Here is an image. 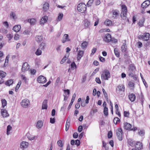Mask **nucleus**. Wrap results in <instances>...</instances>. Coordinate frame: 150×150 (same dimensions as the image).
Wrapping results in <instances>:
<instances>
[{"mask_svg":"<svg viewBox=\"0 0 150 150\" xmlns=\"http://www.w3.org/2000/svg\"><path fill=\"white\" fill-rule=\"evenodd\" d=\"M21 77L22 80L24 81L25 83H27V78L25 76L23 75H21Z\"/></svg>","mask_w":150,"mask_h":150,"instance_id":"55","label":"nucleus"},{"mask_svg":"<svg viewBox=\"0 0 150 150\" xmlns=\"http://www.w3.org/2000/svg\"><path fill=\"white\" fill-rule=\"evenodd\" d=\"M121 8V12H127V6L125 4L120 5Z\"/></svg>","mask_w":150,"mask_h":150,"instance_id":"23","label":"nucleus"},{"mask_svg":"<svg viewBox=\"0 0 150 150\" xmlns=\"http://www.w3.org/2000/svg\"><path fill=\"white\" fill-rule=\"evenodd\" d=\"M127 47L125 45H122L121 47V50L122 52H125L127 51Z\"/></svg>","mask_w":150,"mask_h":150,"instance_id":"50","label":"nucleus"},{"mask_svg":"<svg viewBox=\"0 0 150 150\" xmlns=\"http://www.w3.org/2000/svg\"><path fill=\"white\" fill-rule=\"evenodd\" d=\"M128 85L131 89H134V83L133 81H129L128 82Z\"/></svg>","mask_w":150,"mask_h":150,"instance_id":"26","label":"nucleus"},{"mask_svg":"<svg viewBox=\"0 0 150 150\" xmlns=\"http://www.w3.org/2000/svg\"><path fill=\"white\" fill-rule=\"evenodd\" d=\"M150 37V34L147 33H144L143 35H140L138 36V38L140 40H143L144 41H148Z\"/></svg>","mask_w":150,"mask_h":150,"instance_id":"2","label":"nucleus"},{"mask_svg":"<svg viewBox=\"0 0 150 150\" xmlns=\"http://www.w3.org/2000/svg\"><path fill=\"white\" fill-rule=\"evenodd\" d=\"M12 127L10 125H8L7 127L6 134L8 135L9 134V132L11 129Z\"/></svg>","mask_w":150,"mask_h":150,"instance_id":"46","label":"nucleus"},{"mask_svg":"<svg viewBox=\"0 0 150 150\" xmlns=\"http://www.w3.org/2000/svg\"><path fill=\"white\" fill-rule=\"evenodd\" d=\"M150 5V0H146L142 4H141V7L143 9H145L147 8Z\"/></svg>","mask_w":150,"mask_h":150,"instance_id":"8","label":"nucleus"},{"mask_svg":"<svg viewBox=\"0 0 150 150\" xmlns=\"http://www.w3.org/2000/svg\"><path fill=\"white\" fill-rule=\"evenodd\" d=\"M21 28V26L20 25H17L14 26L13 28V30L15 32L17 33L18 32Z\"/></svg>","mask_w":150,"mask_h":150,"instance_id":"19","label":"nucleus"},{"mask_svg":"<svg viewBox=\"0 0 150 150\" xmlns=\"http://www.w3.org/2000/svg\"><path fill=\"white\" fill-rule=\"evenodd\" d=\"M70 120H68V119H67L65 125V130L66 131H67L69 129L70 125Z\"/></svg>","mask_w":150,"mask_h":150,"instance_id":"30","label":"nucleus"},{"mask_svg":"<svg viewBox=\"0 0 150 150\" xmlns=\"http://www.w3.org/2000/svg\"><path fill=\"white\" fill-rule=\"evenodd\" d=\"M86 6L84 3H80L77 6V10L78 11L81 13H84L86 10Z\"/></svg>","mask_w":150,"mask_h":150,"instance_id":"3","label":"nucleus"},{"mask_svg":"<svg viewBox=\"0 0 150 150\" xmlns=\"http://www.w3.org/2000/svg\"><path fill=\"white\" fill-rule=\"evenodd\" d=\"M102 80H108L110 78V73L108 70H104L101 75Z\"/></svg>","mask_w":150,"mask_h":150,"instance_id":"1","label":"nucleus"},{"mask_svg":"<svg viewBox=\"0 0 150 150\" xmlns=\"http://www.w3.org/2000/svg\"><path fill=\"white\" fill-rule=\"evenodd\" d=\"M145 132L143 130H140L138 132V134L140 136H142L144 134Z\"/></svg>","mask_w":150,"mask_h":150,"instance_id":"56","label":"nucleus"},{"mask_svg":"<svg viewBox=\"0 0 150 150\" xmlns=\"http://www.w3.org/2000/svg\"><path fill=\"white\" fill-rule=\"evenodd\" d=\"M127 12H121L120 16L122 19L123 20H126L127 19Z\"/></svg>","mask_w":150,"mask_h":150,"instance_id":"21","label":"nucleus"},{"mask_svg":"<svg viewBox=\"0 0 150 150\" xmlns=\"http://www.w3.org/2000/svg\"><path fill=\"white\" fill-rule=\"evenodd\" d=\"M13 82V80L12 79H10L7 81L5 83V84L8 86H10L12 84Z\"/></svg>","mask_w":150,"mask_h":150,"instance_id":"34","label":"nucleus"},{"mask_svg":"<svg viewBox=\"0 0 150 150\" xmlns=\"http://www.w3.org/2000/svg\"><path fill=\"white\" fill-rule=\"evenodd\" d=\"M49 4L47 2H45L43 4V9L45 11H47L49 8Z\"/></svg>","mask_w":150,"mask_h":150,"instance_id":"28","label":"nucleus"},{"mask_svg":"<svg viewBox=\"0 0 150 150\" xmlns=\"http://www.w3.org/2000/svg\"><path fill=\"white\" fill-rule=\"evenodd\" d=\"M21 81H19L17 85H16V90L17 89H18L20 87L21 84Z\"/></svg>","mask_w":150,"mask_h":150,"instance_id":"52","label":"nucleus"},{"mask_svg":"<svg viewBox=\"0 0 150 150\" xmlns=\"http://www.w3.org/2000/svg\"><path fill=\"white\" fill-rule=\"evenodd\" d=\"M1 113L2 116L4 117H7L9 116V114L7 110L4 109H1Z\"/></svg>","mask_w":150,"mask_h":150,"instance_id":"14","label":"nucleus"},{"mask_svg":"<svg viewBox=\"0 0 150 150\" xmlns=\"http://www.w3.org/2000/svg\"><path fill=\"white\" fill-rule=\"evenodd\" d=\"M96 81L97 83L98 84H100L101 83V81L100 78L98 77H96Z\"/></svg>","mask_w":150,"mask_h":150,"instance_id":"60","label":"nucleus"},{"mask_svg":"<svg viewBox=\"0 0 150 150\" xmlns=\"http://www.w3.org/2000/svg\"><path fill=\"white\" fill-rule=\"evenodd\" d=\"M48 17L47 16H45L42 17L40 21L41 24H44L47 21Z\"/></svg>","mask_w":150,"mask_h":150,"instance_id":"15","label":"nucleus"},{"mask_svg":"<svg viewBox=\"0 0 150 150\" xmlns=\"http://www.w3.org/2000/svg\"><path fill=\"white\" fill-rule=\"evenodd\" d=\"M108 137L109 138H111L112 137V133L111 131H109L108 132Z\"/></svg>","mask_w":150,"mask_h":150,"instance_id":"61","label":"nucleus"},{"mask_svg":"<svg viewBox=\"0 0 150 150\" xmlns=\"http://www.w3.org/2000/svg\"><path fill=\"white\" fill-rule=\"evenodd\" d=\"M137 44L138 45V47L139 48H141L142 46V43L140 42H138Z\"/></svg>","mask_w":150,"mask_h":150,"instance_id":"64","label":"nucleus"},{"mask_svg":"<svg viewBox=\"0 0 150 150\" xmlns=\"http://www.w3.org/2000/svg\"><path fill=\"white\" fill-rule=\"evenodd\" d=\"M132 127V125L128 122H125L123 124V127L125 129L129 130H130Z\"/></svg>","mask_w":150,"mask_h":150,"instance_id":"10","label":"nucleus"},{"mask_svg":"<svg viewBox=\"0 0 150 150\" xmlns=\"http://www.w3.org/2000/svg\"><path fill=\"white\" fill-rule=\"evenodd\" d=\"M120 119L117 117H115L114 119L113 122L115 125L117 124L118 122H120Z\"/></svg>","mask_w":150,"mask_h":150,"instance_id":"41","label":"nucleus"},{"mask_svg":"<svg viewBox=\"0 0 150 150\" xmlns=\"http://www.w3.org/2000/svg\"><path fill=\"white\" fill-rule=\"evenodd\" d=\"M143 146L142 144L140 142H137L135 145V148L138 150H139L142 149Z\"/></svg>","mask_w":150,"mask_h":150,"instance_id":"20","label":"nucleus"},{"mask_svg":"<svg viewBox=\"0 0 150 150\" xmlns=\"http://www.w3.org/2000/svg\"><path fill=\"white\" fill-rule=\"evenodd\" d=\"M46 46V44L45 43L42 42L40 46V48L41 49L43 50L45 48V47Z\"/></svg>","mask_w":150,"mask_h":150,"instance_id":"51","label":"nucleus"},{"mask_svg":"<svg viewBox=\"0 0 150 150\" xmlns=\"http://www.w3.org/2000/svg\"><path fill=\"white\" fill-rule=\"evenodd\" d=\"M37 81L39 83H44L46 82L47 80L45 76L42 75H40L37 78Z\"/></svg>","mask_w":150,"mask_h":150,"instance_id":"5","label":"nucleus"},{"mask_svg":"<svg viewBox=\"0 0 150 150\" xmlns=\"http://www.w3.org/2000/svg\"><path fill=\"white\" fill-rule=\"evenodd\" d=\"M71 67L72 70H74V69L76 68V65L75 63L73 62L71 64Z\"/></svg>","mask_w":150,"mask_h":150,"instance_id":"42","label":"nucleus"},{"mask_svg":"<svg viewBox=\"0 0 150 150\" xmlns=\"http://www.w3.org/2000/svg\"><path fill=\"white\" fill-rule=\"evenodd\" d=\"M99 59L100 61L102 62H104L105 60V58L101 56L99 57Z\"/></svg>","mask_w":150,"mask_h":150,"instance_id":"63","label":"nucleus"},{"mask_svg":"<svg viewBox=\"0 0 150 150\" xmlns=\"http://www.w3.org/2000/svg\"><path fill=\"white\" fill-rule=\"evenodd\" d=\"M63 16V14L62 13H59L58 14L57 21H60L62 18Z\"/></svg>","mask_w":150,"mask_h":150,"instance_id":"45","label":"nucleus"},{"mask_svg":"<svg viewBox=\"0 0 150 150\" xmlns=\"http://www.w3.org/2000/svg\"><path fill=\"white\" fill-rule=\"evenodd\" d=\"M70 41V39L69 38V35L67 34H65L62 40V43H64L66 42Z\"/></svg>","mask_w":150,"mask_h":150,"instance_id":"12","label":"nucleus"},{"mask_svg":"<svg viewBox=\"0 0 150 150\" xmlns=\"http://www.w3.org/2000/svg\"><path fill=\"white\" fill-rule=\"evenodd\" d=\"M28 21L30 23L31 25H34L35 23L36 20L35 18H32L28 19Z\"/></svg>","mask_w":150,"mask_h":150,"instance_id":"32","label":"nucleus"},{"mask_svg":"<svg viewBox=\"0 0 150 150\" xmlns=\"http://www.w3.org/2000/svg\"><path fill=\"white\" fill-rule=\"evenodd\" d=\"M1 102L2 103V107L4 108V107L6 105H7V101L5 99H2L1 100Z\"/></svg>","mask_w":150,"mask_h":150,"instance_id":"38","label":"nucleus"},{"mask_svg":"<svg viewBox=\"0 0 150 150\" xmlns=\"http://www.w3.org/2000/svg\"><path fill=\"white\" fill-rule=\"evenodd\" d=\"M84 52L83 51L79 50L78 51L77 55V59L78 61H79L83 56Z\"/></svg>","mask_w":150,"mask_h":150,"instance_id":"11","label":"nucleus"},{"mask_svg":"<svg viewBox=\"0 0 150 150\" xmlns=\"http://www.w3.org/2000/svg\"><path fill=\"white\" fill-rule=\"evenodd\" d=\"M114 52L115 55L117 57H120V53L117 49H115L114 50Z\"/></svg>","mask_w":150,"mask_h":150,"instance_id":"40","label":"nucleus"},{"mask_svg":"<svg viewBox=\"0 0 150 150\" xmlns=\"http://www.w3.org/2000/svg\"><path fill=\"white\" fill-rule=\"evenodd\" d=\"M76 94L75 93L74 94V95H73V96H72L71 100V102L70 103V104H69V106L68 108V110H69L70 109V108H71V106L72 105L73 103L74 100L75 98L76 97Z\"/></svg>","mask_w":150,"mask_h":150,"instance_id":"18","label":"nucleus"},{"mask_svg":"<svg viewBox=\"0 0 150 150\" xmlns=\"http://www.w3.org/2000/svg\"><path fill=\"white\" fill-rule=\"evenodd\" d=\"M110 109L111 110V113L112 115L113 114V104L112 102L110 101Z\"/></svg>","mask_w":150,"mask_h":150,"instance_id":"53","label":"nucleus"},{"mask_svg":"<svg viewBox=\"0 0 150 150\" xmlns=\"http://www.w3.org/2000/svg\"><path fill=\"white\" fill-rule=\"evenodd\" d=\"M42 123L41 121H38L36 124V126L38 128H40L42 126Z\"/></svg>","mask_w":150,"mask_h":150,"instance_id":"37","label":"nucleus"},{"mask_svg":"<svg viewBox=\"0 0 150 150\" xmlns=\"http://www.w3.org/2000/svg\"><path fill=\"white\" fill-rule=\"evenodd\" d=\"M88 45V42L86 41L83 42L81 44V47L82 49L86 48Z\"/></svg>","mask_w":150,"mask_h":150,"instance_id":"27","label":"nucleus"},{"mask_svg":"<svg viewBox=\"0 0 150 150\" xmlns=\"http://www.w3.org/2000/svg\"><path fill=\"white\" fill-rule=\"evenodd\" d=\"M21 105L25 108H27L30 104L29 100L27 99L23 100L21 103Z\"/></svg>","mask_w":150,"mask_h":150,"instance_id":"6","label":"nucleus"},{"mask_svg":"<svg viewBox=\"0 0 150 150\" xmlns=\"http://www.w3.org/2000/svg\"><path fill=\"white\" fill-rule=\"evenodd\" d=\"M123 132L121 128H119L116 132L117 137L119 140L122 141V134Z\"/></svg>","mask_w":150,"mask_h":150,"instance_id":"4","label":"nucleus"},{"mask_svg":"<svg viewBox=\"0 0 150 150\" xmlns=\"http://www.w3.org/2000/svg\"><path fill=\"white\" fill-rule=\"evenodd\" d=\"M115 112L116 115H117L118 116L120 117L121 116V114L120 113V111L119 110H115Z\"/></svg>","mask_w":150,"mask_h":150,"instance_id":"58","label":"nucleus"},{"mask_svg":"<svg viewBox=\"0 0 150 150\" xmlns=\"http://www.w3.org/2000/svg\"><path fill=\"white\" fill-rule=\"evenodd\" d=\"M104 24L106 25L110 26L112 25V22L111 20L107 19L104 21Z\"/></svg>","mask_w":150,"mask_h":150,"instance_id":"17","label":"nucleus"},{"mask_svg":"<svg viewBox=\"0 0 150 150\" xmlns=\"http://www.w3.org/2000/svg\"><path fill=\"white\" fill-rule=\"evenodd\" d=\"M19 35L18 34H16L14 35V39L15 40H17L19 39Z\"/></svg>","mask_w":150,"mask_h":150,"instance_id":"57","label":"nucleus"},{"mask_svg":"<svg viewBox=\"0 0 150 150\" xmlns=\"http://www.w3.org/2000/svg\"><path fill=\"white\" fill-rule=\"evenodd\" d=\"M84 24L85 28H88L90 25V22L88 20H85L84 21Z\"/></svg>","mask_w":150,"mask_h":150,"instance_id":"25","label":"nucleus"},{"mask_svg":"<svg viewBox=\"0 0 150 150\" xmlns=\"http://www.w3.org/2000/svg\"><path fill=\"white\" fill-rule=\"evenodd\" d=\"M117 88L120 91H124L125 89V86L123 85H119L117 86Z\"/></svg>","mask_w":150,"mask_h":150,"instance_id":"33","label":"nucleus"},{"mask_svg":"<svg viewBox=\"0 0 150 150\" xmlns=\"http://www.w3.org/2000/svg\"><path fill=\"white\" fill-rule=\"evenodd\" d=\"M30 72L31 74L33 75L35 74L36 73V71L35 69H31L30 70Z\"/></svg>","mask_w":150,"mask_h":150,"instance_id":"59","label":"nucleus"},{"mask_svg":"<svg viewBox=\"0 0 150 150\" xmlns=\"http://www.w3.org/2000/svg\"><path fill=\"white\" fill-rule=\"evenodd\" d=\"M27 137L28 139L30 140H33L34 139L35 136H31L29 134H27Z\"/></svg>","mask_w":150,"mask_h":150,"instance_id":"48","label":"nucleus"},{"mask_svg":"<svg viewBox=\"0 0 150 150\" xmlns=\"http://www.w3.org/2000/svg\"><path fill=\"white\" fill-rule=\"evenodd\" d=\"M103 113L105 117L107 116L108 115V108H104Z\"/></svg>","mask_w":150,"mask_h":150,"instance_id":"35","label":"nucleus"},{"mask_svg":"<svg viewBox=\"0 0 150 150\" xmlns=\"http://www.w3.org/2000/svg\"><path fill=\"white\" fill-rule=\"evenodd\" d=\"M42 53V51L38 48L37 49L36 51L35 52V54L37 56H39Z\"/></svg>","mask_w":150,"mask_h":150,"instance_id":"44","label":"nucleus"},{"mask_svg":"<svg viewBox=\"0 0 150 150\" xmlns=\"http://www.w3.org/2000/svg\"><path fill=\"white\" fill-rule=\"evenodd\" d=\"M124 116L125 117H129V111H124Z\"/></svg>","mask_w":150,"mask_h":150,"instance_id":"49","label":"nucleus"},{"mask_svg":"<svg viewBox=\"0 0 150 150\" xmlns=\"http://www.w3.org/2000/svg\"><path fill=\"white\" fill-rule=\"evenodd\" d=\"M129 70L131 71H133L136 69V67L133 64H130L129 67Z\"/></svg>","mask_w":150,"mask_h":150,"instance_id":"31","label":"nucleus"},{"mask_svg":"<svg viewBox=\"0 0 150 150\" xmlns=\"http://www.w3.org/2000/svg\"><path fill=\"white\" fill-rule=\"evenodd\" d=\"M47 100H45L43 101L42 105V109H47Z\"/></svg>","mask_w":150,"mask_h":150,"instance_id":"22","label":"nucleus"},{"mask_svg":"<svg viewBox=\"0 0 150 150\" xmlns=\"http://www.w3.org/2000/svg\"><path fill=\"white\" fill-rule=\"evenodd\" d=\"M7 37L8 38L9 40H10L13 38V35L11 34H8L7 35Z\"/></svg>","mask_w":150,"mask_h":150,"instance_id":"54","label":"nucleus"},{"mask_svg":"<svg viewBox=\"0 0 150 150\" xmlns=\"http://www.w3.org/2000/svg\"><path fill=\"white\" fill-rule=\"evenodd\" d=\"M102 91H103L104 95V96L105 97L106 100L108 102V96L107 94V93L105 91V90L104 88L102 89Z\"/></svg>","mask_w":150,"mask_h":150,"instance_id":"36","label":"nucleus"},{"mask_svg":"<svg viewBox=\"0 0 150 150\" xmlns=\"http://www.w3.org/2000/svg\"><path fill=\"white\" fill-rule=\"evenodd\" d=\"M129 100L132 102H134L136 99V96L134 94L132 93L129 96Z\"/></svg>","mask_w":150,"mask_h":150,"instance_id":"24","label":"nucleus"},{"mask_svg":"<svg viewBox=\"0 0 150 150\" xmlns=\"http://www.w3.org/2000/svg\"><path fill=\"white\" fill-rule=\"evenodd\" d=\"M50 122L52 124H54L55 122V119L54 118H50Z\"/></svg>","mask_w":150,"mask_h":150,"instance_id":"62","label":"nucleus"},{"mask_svg":"<svg viewBox=\"0 0 150 150\" xmlns=\"http://www.w3.org/2000/svg\"><path fill=\"white\" fill-rule=\"evenodd\" d=\"M68 56H67L66 55L60 61V64H62L64 63L65 62L66 60L68 59Z\"/></svg>","mask_w":150,"mask_h":150,"instance_id":"39","label":"nucleus"},{"mask_svg":"<svg viewBox=\"0 0 150 150\" xmlns=\"http://www.w3.org/2000/svg\"><path fill=\"white\" fill-rule=\"evenodd\" d=\"M29 68L28 64L27 62L24 63L22 68V71L23 72L27 71Z\"/></svg>","mask_w":150,"mask_h":150,"instance_id":"13","label":"nucleus"},{"mask_svg":"<svg viewBox=\"0 0 150 150\" xmlns=\"http://www.w3.org/2000/svg\"><path fill=\"white\" fill-rule=\"evenodd\" d=\"M111 35L110 34H106L103 38V40L105 42H108L111 40Z\"/></svg>","mask_w":150,"mask_h":150,"instance_id":"7","label":"nucleus"},{"mask_svg":"<svg viewBox=\"0 0 150 150\" xmlns=\"http://www.w3.org/2000/svg\"><path fill=\"white\" fill-rule=\"evenodd\" d=\"M43 38L42 35H37L35 37V40L37 42H40L42 40Z\"/></svg>","mask_w":150,"mask_h":150,"instance_id":"29","label":"nucleus"},{"mask_svg":"<svg viewBox=\"0 0 150 150\" xmlns=\"http://www.w3.org/2000/svg\"><path fill=\"white\" fill-rule=\"evenodd\" d=\"M29 143L26 142H22L21 144V148L24 149L27 148L28 146Z\"/></svg>","mask_w":150,"mask_h":150,"instance_id":"16","label":"nucleus"},{"mask_svg":"<svg viewBox=\"0 0 150 150\" xmlns=\"http://www.w3.org/2000/svg\"><path fill=\"white\" fill-rule=\"evenodd\" d=\"M6 73L4 71L0 70V76L2 78L5 77L6 76Z\"/></svg>","mask_w":150,"mask_h":150,"instance_id":"43","label":"nucleus"},{"mask_svg":"<svg viewBox=\"0 0 150 150\" xmlns=\"http://www.w3.org/2000/svg\"><path fill=\"white\" fill-rule=\"evenodd\" d=\"M119 15V11L116 9L113 10L112 11V17L115 19L117 18V17Z\"/></svg>","mask_w":150,"mask_h":150,"instance_id":"9","label":"nucleus"},{"mask_svg":"<svg viewBox=\"0 0 150 150\" xmlns=\"http://www.w3.org/2000/svg\"><path fill=\"white\" fill-rule=\"evenodd\" d=\"M57 144L58 146L60 147H62L63 146V144L62 143V141L61 140H59L57 141Z\"/></svg>","mask_w":150,"mask_h":150,"instance_id":"47","label":"nucleus"}]
</instances>
